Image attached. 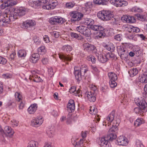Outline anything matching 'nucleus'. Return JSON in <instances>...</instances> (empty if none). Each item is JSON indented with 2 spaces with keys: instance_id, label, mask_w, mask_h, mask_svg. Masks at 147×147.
Returning <instances> with one entry per match:
<instances>
[{
  "instance_id": "1",
  "label": "nucleus",
  "mask_w": 147,
  "mask_h": 147,
  "mask_svg": "<svg viewBox=\"0 0 147 147\" xmlns=\"http://www.w3.org/2000/svg\"><path fill=\"white\" fill-rule=\"evenodd\" d=\"M136 104L139 106L138 107H136L134 109V111L136 114L140 113L142 114L143 113L147 111V103L143 98L141 97L136 100Z\"/></svg>"
},
{
  "instance_id": "2",
  "label": "nucleus",
  "mask_w": 147,
  "mask_h": 147,
  "mask_svg": "<svg viewBox=\"0 0 147 147\" xmlns=\"http://www.w3.org/2000/svg\"><path fill=\"white\" fill-rule=\"evenodd\" d=\"M120 122V120L118 119L116 121H115L113 124L112 125L111 128L109 130V134L108 135L107 139L112 141L115 139L117 138L116 133L117 132L118 130L117 127Z\"/></svg>"
},
{
  "instance_id": "3",
  "label": "nucleus",
  "mask_w": 147,
  "mask_h": 147,
  "mask_svg": "<svg viewBox=\"0 0 147 147\" xmlns=\"http://www.w3.org/2000/svg\"><path fill=\"white\" fill-rule=\"evenodd\" d=\"M98 18L104 21H108L114 16L113 12L110 11L103 10L98 12L97 14Z\"/></svg>"
},
{
  "instance_id": "4",
  "label": "nucleus",
  "mask_w": 147,
  "mask_h": 147,
  "mask_svg": "<svg viewBox=\"0 0 147 147\" xmlns=\"http://www.w3.org/2000/svg\"><path fill=\"white\" fill-rule=\"evenodd\" d=\"M70 14L71 17L70 21L72 23L83 20L82 18L83 14L81 13L76 11H73L70 12Z\"/></svg>"
},
{
  "instance_id": "5",
  "label": "nucleus",
  "mask_w": 147,
  "mask_h": 147,
  "mask_svg": "<svg viewBox=\"0 0 147 147\" xmlns=\"http://www.w3.org/2000/svg\"><path fill=\"white\" fill-rule=\"evenodd\" d=\"M76 30L86 37H89L92 34L90 28L84 26L80 25L77 26Z\"/></svg>"
},
{
  "instance_id": "6",
  "label": "nucleus",
  "mask_w": 147,
  "mask_h": 147,
  "mask_svg": "<svg viewBox=\"0 0 147 147\" xmlns=\"http://www.w3.org/2000/svg\"><path fill=\"white\" fill-rule=\"evenodd\" d=\"M3 3L1 5L0 7L2 9H7L8 7H11L15 5L17 2L14 0H1Z\"/></svg>"
},
{
  "instance_id": "7",
  "label": "nucleus",
  "mask_w": 147,
  "mask_h": 147,
  "mask_svg": "<svg viewBox=\"0 0 147 147\" xmlns=\"http://www.w3.org/2000/svg\"><path fill=\"white\" fill-rule=\"evenodd\" d=\"M65 22V19L59 16L52 17L49 20V23L52 24H62Z\"/></svg>"
},
{
  "instance_id": "8",
  "label": "nucleus",
  "mask_w": 147,
  "mask_h": 147,
  "mask_svg": "<svg viewBox=\"0 0 147 147\" xmlns=\"http://www.w3.org/2000/svg\"><path fill=\"white\" fill-rule=\"evenodd\" d=\"M83 45L84 51L89 53L93 52H96L97 49L96 47L93 45L87 43L84 44Z\"/></svg>"
},
{
  "instance_id": "9",
  "label": "nucleus",
  "mask_w": 147,
  "mask_h": 147,
  "mask_svg": "<svg viewBox=\"0 0 147 147\" xmlns=\"http://www.w3.org/2000/svg\"><path fill=\"white\" fill-rule=\"evenodd\" d=\"M16 14V13H15ZM15 14H7L3 18L4 23L5 24H10L11 22L13 21L16 19Z\"/></svg>"
},
{
  "instance_id": "10",
  "label": "nucleus",
  "mask_w": 147,
  "mask_h": 147,
  "mask_svg": "<svg viewBox=\"0 0 147 147\" xmlns=\"http://www.w3.org/2000/svg\"><path fill=\"white\" fill-rule=\"evenodd\" d=\"M96 87L94 86L93 89V91H92L87 93V96L88 98L91 102H94L96 100V94L94 93V92L96 91Z\"/></svg>"
},
{
  "instance_id": "11",
  "label": "nucleus",
  "mask_w": 147,
  "mask_h": 147,
  "mask_svg": "<svg viewBox=\"0 0 147 147\" xmlns=\"http://www.w3.org/2000/svg\"><path fill=\"white\" fill-rule=\"evenodd\" d=\"M43 119L42 117H39L31 121V125L32 126L37 127L39 126L43 123Z\"/></svg>"
},
{
  "instance_id": "12",
  "label": "nucleus",
  "mask_w": 147,
  "mask_h": 147,
  "mask_svg": "<svg viewBox=\"0 0 147 147\" xmlns=\"http://www.w3.org/2000/svg\"><path fill=\"white\" fill-rule=\"evenodd\" d=\"M111 3H113L116 7H124L128 4L127 2L123 0H111Z\"/></svg>"
},
{
  "instance_id": "13",
  "label": "nucleus",
  "mask_w": 147,
  "mask_h": 147,
  "mask_svg": "<svg viewBox=\"0 0 147 147\" xmlns=\"http://www.w3.org/2000/svg\"><path fill=\"white\" fill-rule=\"evenodd\" d=\"M121 20L123 22L128 23H132L135 22L136 20L134 16L129 15H123L121 18Z\"/></svg>"
},
{
  "instance_id": "14",
  "label": "nucleus",
  "mask_w": 147,
  "mask_h": 147,
  "mask_svg": "<svg viewBox=\"0 0 147 147\" xmlns=\"http://www.w3.org/2000/svg\"><path fill=\"white\" fill-rule=\"evenodd\" d=\"M48 5L43 6L42 8L44 9L49 10L54 9L58 4L57 1L56 0H52L51 2H49Z\"/></svg>"
},
{
  "instance_id": "15",
  "label": "nucleus",
  "mask_w": 147,
  "mask_h": 147,
  "mask_svg": "<svg viewBox=\"0 0 147 147\" xmlns=\"http://www.w3.org/2000/svg\"><path fill=\"white\" fill-rule=\"evenodd\" d=\"M117 141L118 144L120 145L126 146L128 144L127 139L124 136H120L117 138Z\"/></svg>"
},
{
  "instance_id": "16",
  "label": "nucleus",
  "mask_w": 147,
  "mask_h": 147,
  "mask_svg": "<svg viewBox=\"0 0 147 147\" xmlns=\"http://www.w3.org/2000/svg\"><path fill=\"white\" fill-rule=\"evenodd\" d=\"M75 109V105L74 100H69L67 106V110L69 113L74 112Z\"/></svg>"
},
{
  "instance_id": "17",
  "label": "nucleus",
  "mask_w": 147,
  "mask_h": 147,
  "mask_svg": "<svg viewBox=\"0 0 147 147\" xmlns=\"http://www.w3.org/2000/svg\"><path fill=\"white\" fill-rule=\"evenodd\" d=\"M26 13V9L24 7H20L17 10H16L14 11L13 14H15V16L16 17V19L18 18V16H22L24 15Z\"/></svg>"
},
{
  "instance_id": "18",
  "label": "nucleus",
  "mask_w": 147,
  "mask_h": 147,
  "mask_svg": "<svg viewBox=\"0 0 147 147\" xmlns=\"http://www.w3.org/2000/svg\"><path fill=\"white\" fill-rule=\"evenodd\" d=\"M84 13L86 14H89L92 7L93 3L91 2H88L84 4Z\"/></svg>"
},
{
  "instance_id": "19",
  "label": "nucleus",
  "mask_w": 147,
  "mask_h": 147,
  "mask_svg": "<svg viewBox=\"0 0 147 147\" xmlns=\"http://www.w3.org/2000/svg\"><path fill=\"white\" fill-rule=\"evenodd\" d=\"M74 74L75 78L79 83L82 79V77L83 75L80 72L79 70L77 69L76 67L74 68Z\"/></svg>"
},
{
  "instance_id": "20",
  "label": "nucleus",
  "mask_w": 147,
  "mask_h": 147,
  "mask_svg": "<svg viewBox=\"0 0 147 147\" xmlns=\"http://www.w3.org/2000/svg\"><path fill=\"white\" fill-rule=\"evenodd\" d=\"M89 28L91 29L92 30L96 31H102L104 30V28L102 26L98 25H92L89 26Z\"/></svg>"
},
{
  "instance_id": "21",
  "label": "nucleus",
  "mask_w": 147,
  "mask_h": 147,
  "mask_svg": "<svg viewBox=\"0 0 147 147\" xmlns=\"http://www.w3.org/2000/svg\"><path fill=\"white\" fill-rule=\"evenodd\" d=\"M39 55L37 53H34L32 55L30 58V61L33 63H36L39 60Z\"/></svg>"
},
{
  "instance_id": "22",
  "label": "nucleus",
  "mask_w": 147,
  "mask_h": 147,
  "mask_svg": "<svg viewBox=\"0 0 147 147\" xmlns=\"http://www.w3.org/2000/svg\"><path fill=\"white\" fill-rule=\"evenodd\" d=\"M36 22L34 20H28V30H33L35 29Z\"/></svg>"
},
{
  "instance_id": "23",
  "label": "nucleus",
  "mask_w": 147,
  "mask_h": 147,
  "mask_svg": "<svg viewBox=\"0 0 147 147\" xmlns=\"http://www.w3.org/2000/svg\"><path fill=\"white\" fill-rule=\"evenodd\" d=\"M138 78L140 82L144 83H147V73L140 76Z\"/></svg>"
},
{
  "instance_id": "24",
  "label": "nucleus",
  "mask_w": 147,
  "mask_h": 147,
  "mask_svg": "<svg viewBox=\"0 0 147 147\" xmlns=\"http://www.w3.org/2000/svg\"><path fill=\"white\" fill-rule=\"evenodd\" d=\"M82 20V23L88 25L89 26L93 25L94 23V20L92 19L87 18Z\"/></svg>"
},
{
  "instance_id": "25",
  "label": "nucleus",
  "mask_w": 147,
  "mask_h": 147,
  "mask_svg": "<svg viewBox=\"0 0 147 147\" xmlns=\"http://www.w3.org/2000/svg\"><path fill=\"white\" fill-rule=\"evenodd\" d=\"M37 104H34L31 105L28 108V113L30 114H33L36 111L37 109Z\"/></svg>"
},
{
  "instance_id": "26",
  "label": "nucleus",
  "mask_w": 147,
  "mask_h": 147,
  "mask_svg": "<svg viewBox=\"0 0 147 147\" xmlns=\"http://www.w3.org/2000/svg\"><path fill=\"white\" fill-rule=\"evenodd\" d=\"M115 111H113L107 117L106 120L109 122H109H111L114 120L115 117Z\"/></svg>"
},
{
  "instance_id": "27",
  "label": "nucleus",
  "mask_w": 147,
  "mask_h": 147,
  "mask_svg": "<svg viewBox=\"0 0 147 147\" xmlns=\"http://www.w3.org/2000/svg\"><path fill=\"white\" fill-rule=\"evenodd\" d=\"M98 59L99 61L103 63L107 61V59L105 54L100 55L98 56Z\"/></svg>"
},
{
  "instance_id": "28",
  "label": "nucleus",
  "mask_w": 147,
  "mask_h": 147,
  "mask_svg": "<svg viewBox=\"0 0 147 147\" xmlns=\"http://www.w3.org/2000/svg\"><path fill=\"white\" fill-rule=\"evenodd\" d=\"M145 122L144 120L141 118H138L135 121L134 125L136 127L139 126Z\"/></svg>"
},
{
  "instance_id": "29",
  "label": "nucleus",
  "mask_w": 147,
  "mask_h": 147,
  "mask_svg": "<svg viewBox=\"0 0 147 147\" xmlns=\"http://www.w3.org/2000/svg\"><path fill=\"white\" fill-rule=\"evenodd\" d=\"M138 69L135 68L131 69L129 71L128 73L131 77H133L138 74Z\"/></svg>"
},
{
  "instance_id": "30",
  "label": "nucleus",
  "mask_w": 147,
  "mask_h": 147,
  "mask_svg": "<svg viewBox=\"0 0 147 147\" xmlns=\"http://www.w3.org/2000/svg\"><path fill=\"white\" fill-rule=\"evenodd\" d=\"M29 79L30 80H33L34 81L36 82H40L42 81V79L40 78L37 75H33L31 76L30 75L29 76Z\"/></svg>"
},
{
  "instance_id": "31",
  "label": "nucleus",
  "mask_w": 147,
  "mask_h": 147,
  "mask_svg": "<svg viewBox=\"0 0 147 147\" xmlns=\"http://www.w3.org/2000/svg\"><path fill=\"white\" fill-rule=\"evenodd\" d=\"M110 80H117V75L115 73L111 72L108 74Z\"/></svg>"
},
{
  "instance_id": "32",
  "label": "nucleus",
  "mask_w": 147,
  "mask_h": 147,
  "mask_svg": "<svg viewBox=\"0 0 147 147\" xmlns=\"http://www.w3.org/2000/svg\"><path fill=\"white\" fill-rule=\"evenodd\" d=\"M59 57L61 59L67 61H70L72 59L71 57L69 55H59Z\"/></svg>"
},
{
  "instance_id": "33",
  "label": "nucleus",
  "mask_w": 147,
  "mask_h": 147,
  "mask_svg": "<svg viewBox=\"0 0 147 147\" xmlns=\"http://www.w3.org/2000/svg\"><path fill=\"white\" fill-rule=\"evenodd\" d=\"M38 51L39 54L43 55L44 54L46 51V50L45 47L44 46H41L38 49Z\"/></svg>"
},
{
  "instance_id": "34",
  "label": "nucleus",
  "mask_w": 147,
  "mask_h": 147,
  "mask_svg": "<svg viewBox=\"0 0 147 147\" xmlns=\"http://www.w3.org/2000/svg\"><path fill=\"white\" fill-rule=\"evenodd\" d=\"M87 68V66L85 65H82L79 70V71L84 76L85 74L88 71Z\"/></svg>"
},
{
  "instance_id": "35",
  "label": "nucleus",
  "mask_w": 147,
  "mask_h": 147,
  "mask_svg": "<svg viewBox=\"0 0 147 147\" xmlns=\"http://www.w3.org/2000/svg\"><path fill=\"white\" fill-rule=\"evenodd\" d=\"M105 55L107 59V61L109 59H113L115 58L116 57L114 54L112 53L111 52H108Z\"/></svg>"
},
{
  "instance_id": "36",
  "label": "nucleus",
  "mask_w": 147,
  "mask_h": 147,
  "mask_svg": "<svg viewBox=\"0 0 147 147\" xmlns=\"http://www.w3.org/2000/svg\"><path fill=\"white\" fill-rule=\"evenodd\" d=\"M119 54L122 59H126L127 55V51L125 49L124 51H123Z\"/></svg>"
},
{
  "instance_id": "37",
  "label": "nucleus",
  "mask_w": 147,
  "mask_h": 147,
  "mask_svg": "<svg viewBox=\"0 0 147 147\" xmlns=\"http://www.w3.org/2000/svg\"><path fill=\"white\" fill-rule=\"evenodd\" d=\"M38 144L37 142L31 140L28 143V147H37Z\"/></svg>"
},
{
  "instance_id": "38",
  "label": "nucleus",
  "mask_w": 147,
  "mask_h": 147,
  "mask_svg": "<svg viewBox=\"0 0 147 147\" xmlns=\"http://www.w3.org/2000/svg\"><path fill=\"white\" fill-rule=\"evenodd\" d=\"M94 3L96 4L104 5L106 4V1L105 0H94Z\"/></svg>"
},
{
  "instance_id": "39",
  "label": "nucleus",
  "mask_w": 147,
  "mask_h": 147,
  "mask_svg": "<svg viewBox=\"0 0 147 147\" xmlns=\"http://www.w3.org/2000/svg\"><path fill=\"white\" fill-rule=\"evenodd\" d=\"M26 54V53L24 50H19L18 53V56L20 57H25Z\"/></svg>"
},
{
  "instance_id": "40",
  "label": "nucleus",
  "mask_w": 147,
  "mask_h": 147,
  "mask_svg": "<svg viewBox=\"0 0 147 147\" xmlns=\"http://www.w3.org/2000/svg\"><path fill=\"white\" fill-rule=\"evenodd\" d=\"M50 34L53 37L56 38H58L60 36L59 32L57 31L51 32H50Z\"/></svg>"
},
{
  "instance_id": "41",
  "label": "nucleus",
  "mask_w": 147,
  "mask_h": 147,
  "mask_svg": "<svg viewBox=\"0 0 147 147\" xmlns=\"http://www.w3.org/2000/svg\"><path fill=\"white\" fill-rule=\"evenodd\" d=\"M63 50L67 52L70 51L72 50V47L69 45H67L63 46Z\"/></svg>"
},
{
  "instance_id": "42",
  "label": "nucleus",
  "mask_w": 147,
  "mask_h": 147,
  "mask_svg": "<svg viewBox=\"0 0 147 147\" xmlns=\"http://www.w3.org/2000/svg\"><path fill=\"white\" fill-rule=\"evenodd\" d=\"M75 4V3L73 2H68L66 4V7L67 8L70 9L73 7Z\"/></svg>"
},
{
  "instance_id": "43",
  "label": "nucleus",
  "mask_w": 147,
  "mask_h": 147,
  "mask_svg": "<svg viewBox=\"0 0 147 147\" xmlns=\"http://www.w3.org/2000/svg\"><path fill=\"white\" fill-rule=\"evenodd\" d=\"M16 100L20 102L21 100V95L18 92H16L15 94Z\"/></svg>"
},
{
  "instance_id": "44",
  "label": "nucleus",
  "mask_w": 147,
  "mask_h": 147,
  "mask_svg": "<svg viewBox=\"0 0 147 147\" xmlns=\"http://www.w3.org/2000/svg\"><path fill=\"white\" fill-rule=\"evenodd\" d=\"M111 24L114 26L117 25L118 24V20L117 19L115 18L114 17L111 19Z\"/></svg>"
},
{
  "instance_id": "45",
  "label": "nucleus",
  "mask_w": 147,
  "mask_h": 147,
  "mask_svg": "<svg viewBox=\"0 0 147 147\" xmlns=\"http://www.w3.org/2000/svg\"><path fill=\"white\" fill-rule=\"evenodd\" d=\"M116 80H111L109 81V84L111 88L115 87L117 85L116 82Z\"/></svg>"
},
{
  "instance_id": "46",
  "label": "nucleus",
  "mask_w": 147,
  "mask_h": 147,
  "mask_svg": "<svg viewBox=\"0 0 147 147\" xmlns=\"http://www.w3.org/2000/svg\"><path fill=\"white\" fill-rule=\"evenodd\" d=\"M33 38L34 42L36 44L38 45L40 43L41 41L40 40H39L38 37L37 36H34Z\"/></svg>"
},
{
  "instance_id": "47",
  "label": "nucleus",
  "mask_w": 147,
  "mask_h": 147,
  "mask_svg": "<svg viewBox=\"0 0 147 147\" xmlns=\"http://www.w3.org/2000/svg\"><path fill=\"white\" fill-rule=\"evenodd\" d=\"M117 52L118 54L121 53L123 51H124L125 49L123 46H118L117 48Z\"/></svg>"
},
{
  "instance_id": "48",
  "label": "nucleus",
  "mask_w": 147,
  "mask_h": 147,
  "mask_svg": "<svg viewBox=\"0 0 147 147\" xmlns=\"http://www.w3.org/2000/svg\"><path fill=\"white\" fill-rule=\"evenodd\" d=\"M108 142V140H106L105 138H102L100 140V142L99 144L101 147L103 146V145Z\"/></svg>"
},
{
  "instance_id": "49",
  "label": "nucleus",
  "mask_w": 147,
  "mask_h": 147,
  "mask_svg": "<svg viewBox=\"0 0 147 147\" xmlns=\"http://www.w3.org/2000/svg\"><path fill=\"white\" fill-rule=\"evenodd\" d=\"M132 11L134 12H141L142 11V10L139 7H135L132 8Z\"/></svg>"
},
{
  "instance_id": "50",
  "label": "nucleus",
  "mask_w": 147,
  "mask_h": 147,
  "mask_svg": "<svg viewBox=\"0 0 147 147\" xmlns=\"http://www.w3.org/2000/svg\"><path fill=\"white\" fill-rule=\"evenodd\" d=\"M97 110L96 108L95 109L94 107H91L90 109V113L92 114H96Z\"/></svg>"
},
{
  "instance_id": "51",
  "label": "nucleus",
  "mask_w": 147,
  "mask_h": 147,
  "mask_svg": "<svg viewBox=\"0 0 147 147\" xmlns=\"http://www.w3.org/2000/svg\"><path fill=\"white\" fill-rule=\"evenodd\" d=\"M136 145L137 147H144L142 142L139 140H136Z\"/></svg>"
},
{
  "instance_id": "52",
  "label": "nucleus",
  "mask_w": 147,
  "mask_h": 147,
  "mask_svg": "<svg viewBox=\"0 0 147 147\" xmlns=\"http://www.w3.org/2000/svg\"><path fill=\"white\" fill-rule=\"evenodd\" d=\"M47 133L49 136L51 138L53 137L54 133V131L53 130L48 129L47 131Z\"/></svg>"
},
{
  "instance_id": "53",
  "label": "nucleus",
  "mask_w": 147,
  "mask_h": 147,
  "mask_svg": "<svg viewBox=\"0 0 147 147\" xmlns=\"http://www.w3.org/2000/svg\"><path fill=\"white\" fill-rule=\"evenodd\" d=\"M7 60L5 58L0 56V64L5 65L7 63Z\"/></svg>"
},
{
  "instance_id": "54",
  "label": "nucleus",
  "mask_w": 147,
  "mask_h": 147,
  "mask_svg": "<svg viewBox=\"0 0 147 147\" xmlns=\"http://www.w3.org/2000/svg\"><path fill=\"white\" fill-rule=\"evenodd\" d=\"M41 5L42 6V7L43 5H48L49 3V2L48 0H40Z\"/></svg>"
},
{
  "instance_id": "55",
  "label": "nucleus",
  "mask_w": 147,
  "mask_h": 147,
  "mask_svg": "<svg viewBox=\"0 0 147 147\" xmlns=\"http://www.w3.org/2000/svg\"><path fill=\"white\" fill-rule=\"evenodd\" d=\"M104 30L102 31H98L99 32L97 33V36L100 38H101L104 36L105 35V34L104 33Z\"/></svg>"
},
{
  "instance_id": "56",
  "label": "nucleus",
  "mask_w": 147,
  "mask_h": 147,
  "mask_svg": "<svg viewBox=\"0 0 147 147\" xmlns=\"http://www.w3.org/2000/svg\"><path fill=\"white\" fill-rule=\"evenodd\" d=\"M136 15L138 20H141V21L144 20L145 18L144 16L138 13L136 14Z\"/></svg>"
},
{
  "instance_id": "57",
  "label": "nucleus",
  "mask_w": 147,
  "mask_h": 147,
  "mask_svg": "<svg viewBox=\"0 0 147 147\" xmlns=\"http://www.w3.org/2000/svg\"><path fill=\"white\" fill-rule=\"evenodd\" d=\"M76 91V87L75 86H71L69 89V92L71 93L75 94Z\"/></svg>"
},
{
  "instance_id": "58",
  "label": "nucleus",
  "mask_w": 147,
  "mask_h": 147,
  "mask_svg": "<svg viewBox=\"0 0 147 147\" xmlns=\"http://www.w3.org/2000/svg\"><path fill=\"white\" fill-rule=\"evenodd\" d=\"M130 31H129V32H138L140 31L139 29L137 28L133 27L132 28H131Z\"/></svg>"
},
{
  "instance_id": "59",
  "label": "nucleus",
  "mask_w": 147,
  "mask_h": 147,
  "mask_svg": "<svg viewBox=\"0 0 147 147\" xmlns=\"http://www.w3.org/2000/svg\"><path fill=\"white\" fill-rule=\"evenodd\" d=\"M28 22L26 21L24 22L21 25V27L23 28H28Z\"/></svg>"
},
{
  "instance_id": "60",
  "label": "nucleus",
  "mask_w": 147,
  "mask_h": 147,
  "mask_svg": "<svg viewBox=\"0 0 147 147\" xmlns=\"http://www.w3.org/2000/svg\"><path fill=\"white\" fill-rule=\"evenodd\" d=\"M114 38L116 40L120 41L122 38V35L121 34H118L114 36Z\"/></svg>"
},
{
  "instance_id": "61",
  "label": "nucleus",
  "mask_w": 147,
  "mask_h": 147,
  "mask_svg": "<svg viewBox=\"0 0 147 147\" xmlns=\"http://www.w3.org/2000/svg\"><path fill=\"white\" fill-rule=\"evenodd\" d=\"M43 39L44 41L46 43H48L50 42L49 38L47 35L44 36Z\"/></svg>"
},
{
  "instance_id": "62",
  "label": "nucleus",
  "mask_w": 147,
  "mask_h": 147,
  "mask_svg": "<svg viewBox=\"0 0 147 147\" xmlns=\"http://www.w3.org/2000/svg\"><path fill=\"white\" fill-rule=\"evenodd\" d=\"M71 36L73 38H77L79 37L78 34L75 33L74 32H71L70 33Z\"/></svg>"
},
{
  "instance_id": "63",
  "label": "nucleus",
  "mask_w": 147,
  "mask_h": 147,
  "mask_svg": "<svg viewBox=\"0 0 147 147\" xmlns=\"http://www.w3.org/2000/svg\"><path fill=\"white\" fill-rule=\"evenodd\" d=\"M42 61L43 64H46L48 63V59L47 57H44L42 59Z\"/></svg>"
},
{
  "instance_id": "64",
  "label": "nucleus",
  "mask_w": 147,
  "mask_h": 147,
  "mask_svg": "<svg viewBox=\"0 0 147 147\" xmlns=\"http://www.w3.org/2000/svg\"><path fill=\"white\" fill-rule=\"evenodd\" d=\"M49 73L50 74L51 76H52L54 74L53 69L52 68H50L48 69Z\"/></svg>"
}]
</instances>
